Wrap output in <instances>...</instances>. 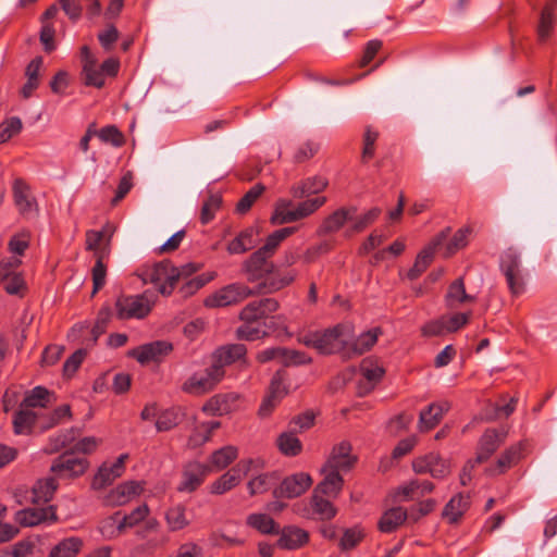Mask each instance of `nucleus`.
<instances>
[{
	"mask_svg": "<svg viewBox=\"0 0 557 557\" xmlns=\"http://www.w3.org/2000/svg\"><path fill=\"white\" fill-rule=\"evenodd\" d=\"M295 231V227H284L273 232L268 236L265 244L244 262V271L249 281L263 278V285L269 286L270 292H274L288 285L294 280L292 274L281 276L277 272V265L268 262V259L273 256L280 244Z\"/></svg>",
	"mask_w": 557,
	"mask_h": 557,
	"instance_id": "1",
	"label": "nucleus"
},
{
	"mask_svg": "<svg viewBox=\"0 0 557 557\" xmlns=\"http://www.w3.org/2000/svg\"><path fill=\"white\" fill-rule=\"evenodd\" d=\"M246 354L242 344L222 347L212 356V364L202 372L187 379L182 388L193 395H201L211 391L224 376V367L240 359Z\"/></svg>",
	"mask_w": 557,
	"mask_h": 557,
	"instance_id": "2",
	"label": "nucleus"
},
{
	"mask_svg": "<svg viewBox=\"0 0 557 557\" xmlns=\"http://www.w3.org/2000/svg\"><path fill=\"white\" fill-rule=\"evenodd\" d=\"M54 401V394L44 386H36L26 391L13 417L15 434H29L40 417L36 409L47 408Z\"/></svg>",
	"mask_w": 557,
	"mask_h": 557,
	"instance_id": "3",
	"label": "nucleus"
},
{
	"mask_svg": "<svg viewBox=\"0 0 557 557\" xmlns=\"http://www.w3.org/2000/svg\"><path fill=\"white\" fill-rule=\"evenodd\" d=\"M277 308V301L272 298L249 302L240 312L243 324L237 330L238 336L248 341L265 336L269 330V314Z\"/></svg>",
	"mask_w": 557,
	"mask_h": 557,
	"instance_id": "4",
	"label": "nucleus"
},
{
	"mask_svg": "<svg viewBox=\"0 0 557 557\" xmlns=\"http://www.w3.org/2000/svg\"><path fill=\"white\" fill-rule=\"evenodd\" d=\"M113 232L114 230L107 225L102 231H88L86 234L87 249L92 251L96 258V264L92 268V294H96L106 283L107 268L103 259L110 255Z\"/></svg>",
	"mask_w": 557,
	"mask_h": 557,
	"instance_id": "5",
	"label": "nucleus"
},
{
	"mask_svg": "<svg viewBox=\"0 0 557 557\" xmlns=\"http://www.w3.org/2000/svg\"><path fill=\"white\" fill-rule=\"evenodd\" d=\"M326 202L325 197L308 199L299 203H294L288 199H280L271 218L273 224H286L302 220Z\"/></svg>",
	"mask_w": 557,
	"mask_h": 557,
	"instance_id": "6",
	"label": "nucleus"
},
{
	"mask_svg": "<svg viewBox=\"0 0 557 557\" xmlns=\"http://www.w3.org/2000/svg\"><path fill=\"white\" fill-rule=\"evenodd\" d=\"M344 335L345 327L336 325L332 329L306 333L299 336L298 341L322 355H331L339 350L345 354L347 341L342 338Z\"/></svg>",
	"mask_w": 557,
	"mask_h": 557,
	"instance_id": "7",
	"label": "nucleus"
},
{
	"mask_svg": "<svg viewBox=\"0 0 557 557\" xmlns=\"http://www.w3.org/2000/svg\"><path fill=\"white\" fill-rule=\"evenodd\" d=\"M263 292L271 293L269 286H264L263 282L259 284L257 288H250L243 284H231L209 297L206 305L209 307H226L237 304L251 295L261 294Z\"/></svg>",
	"mask_w": 557,
	"mask_h": 557,
	"instance_id": "8",
	"label": "nucleus"
},
{
	"mask_svg": "<svg viewBox=\"0 0 557 557\" xmlns=\"http://www.w3.org/2000/svg\"><path fill=\"white\" fill-rule=\"evenodd\" d=\"M143 280L156 284L162 295H170L178 282L177 268L166 261L159 262L143 273Z\"/></svg>",
	"mask_w": 557,
	"mask_h": 557,
	"instance_id": "9",
	"label": "nucleus"
},
{
	"mask_svg": "<svg viewBox=\"0 0 557 557\" xmlns=\"http://www.w3.org/2000/svg\"><path fill=\"white\" fill-rule=\"evenodd\" d=\"M119 67V60L114 58L107 59L102 64L89 60L82 69V79L87 86L101 88L104 85L106 75L115 76Z\"/></svg>",
	"mask_w": 557,
	"mask_h": 557,
	"instance_id": "10",
	"label": "nucleus"
},
{
	"mask_svg": "<svg viewBox=\"0 0 557 557\" xmlns=\"http://www.w3.org/2000/svg\"><path fill=\"white\" fill-rule=\"evenodd\" d=\"M500 267L506 276L510 292L513 295L521 294L523 292L521 261L520 256L515 249L510 248L503 255Z\"/></svg>",
	"mask_w": 557,
	"mask_h": 557,
	"instance_id": "11",
	"label": "nucleus"
},
{
	"mask_svg": "<svg viewBox=\"0 0 557 557\" xmlns=\"http://www.w3.org/2000/svg\"><path fill=\"white\" fill-rule=\"evenodd\" d=\"M115 306L120 319H141L151 310V304L145 296H123Z\"/></svg>",
	"mask_w": 557,
	"mask_h": 557,
	"instance_id": "12",
	"label": "nucleus"
},
{
	"mask_svg": "<svg viewBox=\"0 0 557 557\" xmlns=\"http://www.w3.org/2000/svg\"><path fill=\"white\" fill-rule=\"evenodd\" d=\"M412 469L416 473H430L434 479H443L449 473V463L435 453L413 460Z\"/></svg>",
	"mask_w": 557,
	"mask_h": 557,
	"instance_id": "13",
	"label": "nucleus"
},
{
	"mask_svg": "<svg viewBox=\"0 0 557 557\" xmlns=\"http://www.w3.org/2000/svg\"><path fill=\"white\" fill-rule=\"evenodd\" d=\"M87 469V461L85 458L74 457L73 451H66L57 458L52 466L51 471L61 478H73L81 475Z\"/></svg>",
	"mask_w": 557,
	"mask_h": 557,
	"instance_id": "14",
	"label": "nucleus"
},
{
	"mask_svg": "<svg viewBox=\"0 0 557 557\" xmlns=\"http://www.w3.org/2000/svg\"><path fill=\"white\" fill-rule=\"evenodd\" d=\"M257 358L260 362H267L275 359L284 366H298L309 363L311 361V358L307 357L304 352L281 347L265 349L259 352Z\"/></svg>",
	"mask_w": 557,
	"mask_h": 557,
	"instance_id": "15",
	"label": "nucleus"
},
{
	"mask_svg": "<svg viewBox=\"0 0 557 557\" xmlns=\"http://www.w3.org/2000/svg\"><path fill=\"white\" fill-rule=\"evenodd\" d=\"M311 483L312 479L309 474L302 472L295 473L285 478L273 494L275 497H298L307 491Z\"/></svg>",
	"mask_w": 557,
	"mask_h": 557,
	"instance_id": "16",
	"label": "nucleus"
},
{
	"mask_svg": "<svg viewBox=\"0 0 557 557\" xmlns=\"http://www.w3.org/2000/svg\"><path fill=\"white\" fill-rule=\"evenodd\" d=\"M449 232V228L442 231L432 243L418 255L413 267L408 272L410 280H416L426 270L433 260L435 250L446 240Z\"/></svg>",
	"mask_w": 557,
	"mask_h": 557,
	"instance_id": "17",
	"label": "nucleus"
},
{
	"mask_svg": "<svg viewBox=\"0 0 557 557\" xmlns=\"http://www.w3.org/2000/svg\"><path fill=\"white\" fill-rule=\"evenodd\" d=\"M21 264L17 257H12L0 261V281L4 283V288L9 294H18L24 287V281L16 269Z\"/></svg>",
	"mask_w": 557,
	"mask_h": 557,
	"instance_id": "18",
	"label": "nucleus"
},
{
	"mask_svg": "<svg viewBox=\"0 0 557 557\" xmlns=\"http://www.w3.org/2000/svg\"><path fill=\"white\" fill-rule=\"evenodd\" d=\"M13 196L15 206L20 213L26 218L36 215L38 212L37 201L30 193L29 186L17 178L13 184Z\"/></svg>",
	"mask_w": 557,
	"mask_h": 557,
	"instance_id": "19",
	"label": "nucleus"
},
{
	"mask_svg": "<svg viewBox=\"0 0 557 557\" xmlns=\"http://www.w3.org/2000/svg\"><path fill=\"white\" fill-rule=\"evenodd\" d=\"M15 520L24 527H35L41 523L51 524L57 521L52 506L46 508H28L16 512Z\"/></svg>",
	"mask_w": 557,
	"mask_h": 557,
	"instance_id": "20",
	"label": "nucleus"
},
{
	"mask_svg": "<svg viewBox=\"0 0 557 557\" xmlns=\"http://www.w3.org/2000/svg\"><path fill=\"white\" fill-rule=\"evenodd\" d=\"M128 455H121L117 460L112 463H103L92 480V488L102 490L110 485L115 479L120 478L124 471V465Z\"/></svg>",
	"mask_w": 557,
	"mask_h": 557,
	"instance_id": "21",
	"label": "nucleus"
},
{
	"mask_svg": "<svg viewBox=\"0 0 557 557\" xmlns=\"http://www.w3.org/2000/svg\"><path fill=\"white\" fill-rule=\"evenodd\" d=\"M172 349L170 343L158 341L140 346L132 351V356L135 357L140 363L149 361H156L160 357L168 355Z\"/></svg>",
	"mask_w": 557,
	"mask_h": 557,
	"instance_id": "22",
	"label": "nucleus"
},
{
	"mask_svg": "<svg viewBox=\"0 0 557 557\" xmlns=\"http://www.w3.org/2000/svg\"><path fill=\"white\" fill-rule=\"evenodd\" d=\"M507 436L506 432H498L496 430H487L481 441L480 450L475 458V462H484L487 460L493 453L504 443Z\"/></svg>",
	"mask_w": 557,
	"mask_h": 557,
	"instance_id": "23",
	"label": "nucleus"
},
{
	"mask_svg": "<svg viewBox=\"0 0 557 557\" xmlns=\"http://www.w3.org/2000/svg\"><path fill=\"white\" fill-rule=\"evenodd\" d=\"M357 212L356 207H343L330 214L323 222L320 233L329 234L338 231L345 223L354 220V214Z\"/></svg>",
	"mask_w": 557,
	"mask_h": 557,
	"instance_id": "24",
	"label": "nucleus"
},
{
	"mask_svg": "<svg viewBox=\"0 0 557 557\" xmlns=\"http://www.w3.org/2000/svg\"><path fill=\"white\" fill-rule=\"evenodd\" d=\"M350 445L346 442L341 443L333 449L332 456L327 460L325 465V470L333 469L335 471H347L349 470L354 463L355 458L350 456Z\"/></svg>",
	"mask_w": 557,
	"mask_h": 557,
	"instance_id": "25",
	"label": "nucleus"
},
{
	"mask_svg": "<svg viewBox=\"0 0 557 557\" xmlns=\"http://www.w3.org/2000/svg\"><path fill=\"white\" fill-rule=\"evenodd\" d=\"M211 471V468L201 463L191 465L187 468L183 474V480L178 486V491L181 492H193L195 491L203 481V478L208 472Z\"/></svg>",
	"mask_w": 557,
	"mask_h": 557,
	"instance_id": "26",
	"label": "nucleus"
},
{
	"mask_svg": "<svg viewBox=\"0 0 557 557\" xmlns=\"http://www.w3.org/2000/svg\"><path fill=\"white\" fill-rule=\"evenodd\" d=\"M360 372L366 380L364 383L360 384V393L366 394L382 379L385 371L377 362L364 359L360 366Z\"/></svg>",
	"mask_w": 557,
	"mask_h": 557,
	"instance_id": "27",
	"label": "nucleus"
},
{
	"mask_svg": "<svg viewBox=\"0 0 557 557\" xmlns=\"http://www.w3.org/2000/svg\"><path fill=\"white\" fill-rule=\"evenodd\" d=\"M258 244V231L248 227L242 231L227 246L230 253L239 255L252 249Z\"/></svg>",
	"mask_w": 557,
	"mask_h": 557,
	"instance_id": "28",
	"label": "nucleus"
},
{
	"mask_svg": "<svg viewBox=\"0 0 557 557\" xmlns=\"http://www.w3.org/2000/svg\"><path fill=\"white\" fill-rule=\"evenodd\" d=\"M380 334H381L380 329H373V330L362 333L352 343L347 342L345 355L347 357H351L352 355L364 354L375 344Z\"/></svg>",
	"mask_w": 557,
	"mask_h": 557,
	"instance_id": "29",
	"label": "nucleus"
},
{
	"mask_svg": "<svg viewBox=\"0 0 557 557\" xmlns=\"http://www.w3.org/2000/svg\"><path fill=\"white\" fill-rule=\"evenodd\" d=\"M309 534L296 527H286L282 530L278 546L285 549H296L307 543Z\"/></svg>",
	"mask_w": 557,
	"mask_h": 557,
	"instance_id": "30",
	"label": "nucleus"
},
{
	"mask_svg": "<svg viewBox=\"0 0 557 557\" xmlns=\"http://www.w3.org/2000/svg\"><path fill=\"white\" fill-rule=\"evenodd\" d=\"M434 488L430 481L412 480L398 488V495L403 496V500H412L432 493Z\"/></svg>",
	"mask_w": 557,
	"mask_h": 557,
	"instance_id": "31",
	"label": "nucleus"
},
{
	"mask_svg": "<svg viewBox=\"0 0 557 557\" xmlns=\"http://www.w3.org/2000/svg\"><path fill=\"white\" fill-rule=\"evenodd\" d=\"M523 449V444L519 443L515 446H511L506 451H504L500 457L497 459L495 466L487 469V473L491 475H496L504 473L508 468L515 465L521 458V451Z\"/></svg>",
	"mask_w": 557,
	"mask_h": 557,
	"instance_id": "32",
	"label": "nucleus"
},
{
	"mask_svg": "<svg viewBox=\"0 0 557 557\" xmlns=\"http://www.w3.org/2000/svg\"><path fill=\"white\" fill-rule=\"evenodd\" d=\"M285 394V386L283 384V379L277 372L274 377L272 379L269 395L263 400L261 407H260V414L267 416L271 412V410L276 406V404L280 401V399Z\"/></svg>",
	"mask_w": 557,
	"mask_h": 557,
	"instance_id": "33",
	"label": "nucleus"
},
{
	"mask_svg": "<svg viewBox=\"0 0 557 557\" xmlns=\"http://www.w3.org/2000/svg\"><path fill=\"white\" fill-rule=\"evenodd\" d=\"M322 473L324 474V479L319 483L315 492L330 497H336L342 490V476L333 469L325 470V466L322 468Z\"/></svg>",
	"mask_w": 557,
	"mask_h": 557,
	"instance_id": "34",
	"label": "nucleus"
},
{
	"mask_svg": "<svg viewBox=\"0 0 557 557\" xmlns=\"http://www.w3.org/2000/svg\"><path fill=\"white\" fill-rule=\"evenodd\" d=\"M557 0H549L540 13V21L537 24V36L541 41H545L554 25V10Z\"/></svg>",
	"mask_w": 557,
	"mask_h": 557,
	"instance_id": "35",
	"label": "nucleus"
},
{
	"mask_svg": "<svg viewBox=\"0 0 557 557\" xmlns=\"http://www.w3.org/2000/svg\"><path fill=\"white\" fill-rule=\"evenodd\" d=\"M408 518L407 511L401 507L387 510L381 518L379 527L382 532H392Z\"/></svg>",
	"mask_w": 557,
	"mask_h": 557,
	"instance_id": "36",
	"label": "nucleus"
},
{
	"mask_svg": "<svg viewBox=\"0 0 557 557\" xmlns=\"http://www.w3.org/2000/svg\"><path fill=\"white\" fill-rule=\"evenodd\" d=\"M327 186V181L322 177H311L301 185L292 188L294 198L301 199L322 191Z\"/></svg>",
	"mask_w": 557,
	"mask_h": 557,
	"instance_id": "37",
	"label": "nucleus"
},
{
	"mask_svg": "<svg viewBox=\"0 0 557 557\" xmlns=\"http://www.w3.org/2000/svg\"><path fill=\"white\" fill-rule=\"evenodd\" d=\"M473 300L474 297L466 293L463 280L461 277L451 283L446 295V301L449 308L453 309L462 302Z\"/></svg>",
	"mask_w": 557,
	"mask_h": 557,
	"instance_id": "38",
	"label": "nucleus"
},
{
	"mask_svg": "<svg viewBox=\"0 0 557 557\" xmlns=\"http://www.w3.org/2000/svg\"><path fill=\"white\" fill-rule=\"evenodd\" d=\"M469 507V500L461 494L451 498L445 506L443 516L451 523H456Z\"/></svg>",
	"mask_w": 557,
	"mask_h": 557,
	"instance_id": "39",
	"label": "nucleus"
},
{
	"mask_svg": "<svg viewBox=\"0 0 557 557\" xmlns=\"http://www.w3.org/2000/svg\"><path fill=\"white\" fill-rule=\"evenodd\" d=\"M165 520L172 532L180 531L189 524V520L186 517V508L182 505L169 509L165 513Z\"/></svg>",
	"mask_w": 557,
	"mask_h": 557,
	"instance_id": "40",
	"label": "nucleus"
},
{
	"mask_svg": "<svg viewBox=\"0 0 557 557\" xmlns=\"http://www.w3.org/2000/svg\"><path fill=\"white\" fill-rule=\"evenodd\" d=\"M247 523L264 534L278 533V525L265 513H251Z\"/></svg>",
	"mask_w": 557,
	"mask_h": 557,
	"instance_id": "41",
	"label": "nucleus"
},
{
	"mask_svg": "<svg viewBox=\"0 0 557 557\" xmlns=\"http://www.w3.org/2000/svg\"><path fill=\"white\" fill-rule=\"evenodd\" d=\"M237 457V449L233 446L223 447L213 453L211 457V466H208L212 470H222L226 468Z\"/></svg>",
	"mask_w": 557,
	"mask_h": 557,
	"instance_id": "42",
	"label": "nucleus"
},
{
	"mask_svg": "<svg viewBox=\"0 0 557 557\" xmlns=\"http://www.w3.org/2000/svg\"><path fill=\"white\" fill-rule=\"evenodd\" d=\"M140 492V486L137 482L131 481L114 490L110 496V502L115 505L125 504L132 496L137 495Z\"/></svg>",
	"mask_w": 557,
	"mask_h": 557,
	"instance_id": "43",
	"label": "nucleus"
},
{
	"mask_svg": "<svg viewBox=\"0 0 557 557\" xmlns=\"http://www.w3.org/2000/svg\"><path fill=\"white\" fill-rule=\"evenodd\" d=\"M55 490L57 483L53 478H49L46 481L38 482L33 490V502H49Z\"/></svg>",
	"mask_w": 557,
	"mask_h": 557,
	"instance_id": "44",
	"label": "nucleus"
},
{
	"mask_svg": "<svg viewBox=\"0 0 557 557\" xmlns=\"http://www.w3.org/2000/svg\"><path fill=\"white\" fill-rule=\"evenodd\" d=\"M81 547V541L77 539H66L54 546L49 557H74Z\"/></svg>",
	"mask_w": 557,
	"mask_h": 557,
	"instance_id": "45",
	"label": "nucleus"
},
{
	"mask_svg": "<svg viewBox=\"0 0 557 557\" xmlns=\"http://www.w3.org/2000/svg\"><path fill=\"white\" fill-rule=\"evenodd\" d=\"M281 451L285 455L295 456L301 450L300 441L292 432H285L277 438Z\"/></svg>",
	"mask_w": 557,
	"mask_h": 557,
	"instance_id": "46",
	"label": "nucleus"
},
{
	"mask_svg": "<svg viewBox=\"0 0 557 557\" xmlns=\"http://www.w3.org/2000/svg\"><path fill=\"white\" fill-rule=\"evenodd\" d=\"M239 482L240 475L230 470L213 483L212 493L219 495L224 494L236 486Z\"/></svg>",
	"mask_w": 557,
	"mask_h": 557,
	"instance_id": "47",
	"label": "nucleus"
},
{
	"mask_svg": "<svg viewBox=\"0 0 557 557\" xmlns=\"http://www.w3.org/2000/svg\"><path fill=\"white\" fill-rule=\"evenodd\" d=\"M435 407H428L420 412L418 429L421 432H428L435 428L442 418L434 411Z\"/></svg>",
	"mask_w": 557,
	"mask_h": 557,
	"instance_id": "48",
	"label": "nucleus"
},
{
	"mask_svg": "<svg viewBox=\"0 0 557 557\" xmlns=\"http://www.w3.org/2000/svg\"><path fill=\"white\" fill-rule=\"evenodd\" d=\"M149 509L146 505L137 507L129 515L124 516L117 524L119 532H122L127 527H133L137 524L139 521L144 520L148 515Z\"/></svg>",
	"mask_w": 557,
	"mask_h": 557,
	"instance_id": "49",
	"label": "nucleus"
},
{
	"mask_svg": "<svg viewBox=\"0 0 557 557\" xmlns=\"http://www.w3.org/2000/svg\"><path fill=\"white\" fill-rule=\"evenodd\" d=\"M312 507L314 512L319 515L321 519L329 520L336 515V509L333 505L317 494L312 497Z\"/></svg>",
	"mask_w": 557,
	"mask_h": 557,
	"instance_id": "50",
	"label": "nucleus"
},
{
	"mask_svg": "<svg viewBox=\"0 0 557 557\" xmlns=\"http://www.w3.org/2000/svg\"><path fill=\"white\" fill-rule=\"evenodd\" d=\"M227 397L223 395H216L210 398L202 407V410L209 414H224L228 411Z\"/></svg>",
	"mask_w": 557,
	"mask_h": 557,
	"instance_id": "51",
	"label": "nucleus"
},
{
	"mask_svg": "<svg viewBox=\"0 0 557 557\" xmlns=\"http://www.w3.org/2000/svg\"><path fill=\"white\" fill-rule=\"evenodd\" d=\"M263 190L264 186L261 184H258L249 189L246 195L238 201L237 211L240 213L247 212Z\"/></svg>",
	"mask_w": 557,
	"mask_h": 557,
	"instance_id": "52",
	"label": "nucleus"
},
{
	"mask_svg": "<svg viewBox=\"0 0 557 557\" xmlns=\"http://www.w3.org/2000/svg\"><path fill=\"white\" fill-rule=\"evenodd\" d=\"M221 197L218 195H210L208 199L205 201L201 208V214L200 219L202 223L210 222L213 216L214 212L220 208L221 206Z\"/></svg>",
	"mask_w": 557,
	"mask_h": 557,
	"instance_id": "53",
	"label": "nucleus"
},
{
	"mask_svg": "<svg viewBox=\"0 0 557 557\" xmlns=\"http://www.w3.org/2000/svg\"><path fill=\"white\" fill-rule=\"evenodd\" d=\"M470 232H471L470 228L465 227V228L459 230L454 235V237L451 238V240L447 244V246L445 248L446 257L451 256L455 251L463 248L467 245L468 236H469Z\"/></svg>",
	"mask_w": 557,
	"mask_h": 557,
	"instance_id": "54",
	"label": "nucleus"
},
{
	"mask_svg": "<svg viewBox=\"0 0 557 557\" xmlns=\"http://www.w3.org/2000/svg\"><path fill=\"white\" fill-rule=\"evenodd\" d=\"M22 122L18 117H10L0 125V141L5 143L12 136L20 133Z\"/></svg>",
	"mask_w": 557,
	"mask_h": 557,
	"instance_id": "55",
	"label": "nucleus"
},
{
	"mask_svg": "<svg viewBox=\"0 0 557 557\" xmlns=\"http://www.w3.org/2000/svg\"><path fill=\"white\" fill-rule=\"evenodd\" d=\"M380 212V209L373 208L369 210L367 213L359 216H357L355 213L354 220L351 221V230L354 232H361L379 216Z\"/></svg>",
	"mask_w": 557,
	"mask_h": 557,
	"instance_id": "56",
	"label": "nucleus"
},
{
	"mask_svg": "<svg viewBox=\"0 0 557 557\" xmlns=\"http://www.w3.org/2000/svg\"><path fill=\"white\" fill-rule=\"evenodd\" d=\"M98 136L102 141L110 143L115 147H120L124 143L122 133L113 125L100 129Z\"/></svg>",
	"mask_w": 557,
	"mask_h": 557,
	"instance_id": "57",
	"label": "nucleus"
},
{
	"mask_svg": "<svg viewBox=\"0 0 557 557\" xmlns=\"http://www.w3.org/2000/svg\"><path fill=\"white\" fill-rule=\"evenodd\" d=\"M379 137V133L367 127L363 136V149L361 154L362 162H367L374 156V144Z\"/></svg>",
	"mask_w": 557,
	"mask_h": 557,
	"instance_id": "58",
	"label": "nucleus"
},
{
	"mask_svg": "<svg viewBox=\"0 0 557 557\" xmlns=\"http://www.w3.org/2000/svg\"><path fill=\"white\" fill-rule=\"evenodd\" d=\"M361 531L357 529H346L342 539L339 540V547L342 550H349L357 546L362 539Z\"/></svg>",
	"mask_w": 557,
	"mask_h": 557,
	"instance_id": "59",
	"label": "nucleus"
},
{
	"mask_svg": "<svg viewBox=\"0 0 557 557\" xmlns=\"http://www.w3.org/2000/svg\"><path fill=\"white\" fill-rule=\"evenodd\" d=\"M270 488V476L259 474L248 482V490L251 495L264 493Z\"/></svg>",
	"mask_w": 557,
	"mask_h": 557,
	"instance_id": "60",
	"label": "nucleus"
},
{
	"mask_svg": "<svg viewBox=\"0 0 557 557\" xmlns=\"http://www.w3.org/2000/svg\"><path fill=\"white\" fill-rule=\"evenodd\" d=\"M54 28L53 25L49 22H45L40 32V41L44 45L46 52H51L54 49Z\"/></svg>",
	"mask_w": 557,
	"mask_h": 557,
	"instance_id": "61",
	"label": "nucleus"
},
{
	"mask_svg": "<svg viewBox=\"0 0 557 557\" xmlns=\"http://www.w3.org/2000/svg\"><path fill=\"white\" fill-rule=\"evenodd\" d=\"M117 38L119 30L112 25L98 35L99 42L106 51H110L112 49Z\"/></svg>",
	"mask_w": 557,
	"mask_h": 557,
	"instance_id": "62",
	"label": "nucleus"
},
{
	"mask_svg": "<svg viewBox=\"0 0 557 557\" xmlns=\"http://www.w3.org/2000/svg\"><path fill=\"white\" fill-rule=\"evenodd\" d=\"M445 333H448L446 329V317L431 321L422 329V334L424 336H441Z\"/></svg>",
	"mask_w": 557,
	"mask_h": 557,
	"instance_id": "63",
	"label": "nucleus"
},
{
	"mask_svg": "<svg viewBox=\"0 0 557 557\" xmlns=\"http://www.w3.org/2000/svg\"><path fill=\"white\" fill-rule=\"evenodd\" d=\"M60 4L71 20L77 21L81 17L83 7L79 0H60Z\"/></svg>",
	"mask_w": 557,
	"mask_h": 557,
	"instance_id": "64",
	"label": "nucleus"
}]
</instances>
